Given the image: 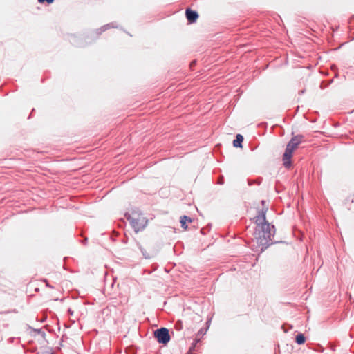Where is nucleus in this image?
<instances>
[{
	"instance_id": "nucleus-10",
	"label": "nucleus",
	"mask_w": 354,
	"mask_h": 354,
	"mask_svg": "<svg viewBox=\"0 0 354 354\" xmlns=\"http://www.w3.org/2000/svg\"><path fill=\"white\" fill-rule=\"evenodd\" d=\"M117 28V26H115L113 23H110V24H107L103 26L100 28V30H101V32H102V31H105L107 29H109V28Z\"/></svg>"
},
{
	"instance_id": "nucleus-8",
	"label": "nucleus",
	"mask_w": 354,
	"mask_h": 354,
	"mask_svg": "<svg viewBox=\"0 0 354 354\" xmlns=\"http://www.w3.org/2000/svg\"><path fill=\"white\" fill-rule=\"evenodd\" d=\"M188 221V222H192V219L190 217L187 216H181L180 217V223H181V227L184 229H187V226L186 225V222Z\"/></svg>"
},
{
	"instance_id": "nucleus-12",
	"label": "nucleus",
	"mask_w": 354,
	"mask_h": 354,
	"mask_svg": "<svg viewBox=\"0 0 354 354\" xmlns=\"http://www.w3.org/2000/svg\"><path fill=\"white\" fill-rule=\"evenodd\" d=\"M141 252H142V254L145 256V257L146 259H149V258H150V256H149V255H148V254H146V252H144L142 249H141Z\"/></svg>"
},
{
	"instance_id": "nucleus-17",
	"label": "nucleus",
	"mask_w": 354,
	"mask_h": 354,
	"mask_svg": "<svg viewBox=\"0 0 354 354\" xmlns=\"http://www.w3.org/2000/svg\"><path fill=\"white\" fill-rule=\"evenodd\" d=\"M191 350H192V348H190L189 352L188 353H187V354H189V353L191 352Z\"/></svg>"
},
{
	"instance_id": "nucleus-16",
	"label": "nucleus",
	"mask_w": 354,
	"mask_h": 354,
	"mask_svg": "<svg viewBox=\"0 0 354 354\" xmlns=\"http://www.w3.org/2000/svg\"><path fill=\"white\" fill-rule=\"evenodd\" d=\"M46 286H49V287H50V288H53L52 286H49V284H48V283L46 284Z\"/></svg>"
},
{
	"instance_id": "nucleus-9",
	"label": "nucleus",
	"mask_w": 354,
	"mask_h": 354,
	"mask_svg": "<svg viewBox=\"0 0 354 354\" xmlns=\"http://www.w3.org/2000/svg\"><path fill=\"white\" fill-rule=\"evenodd\" d=\"M305 341H306V338H305L304 335L301 333H299L295 337V342L299 345L304 344Z\"/></svg>"
},
{
	"instance_id": "nucleus-2",
	"label": "nucleus",
	"mask_w": 354,
	"mask_h": 354,
	"mask_svg": "<svg viewBox=\"0 0 354 354\" xmlns=\"http://www.w3.org/2000/svg\"><path fill=\"white\" fill-rule=\"evenodd\" d=\"M124 216L130 222L136 233L143 230L148 223V220L137 209H132L131 213H125Z\"/></svg>"
},
{
	"instance_id": "nucleus-1",
	"label": "nucleus",
	"mask_w": 354,
	"mask_h": 354,
	"mask_svg": "<svg viewBox=\"0 0 354 354\" xmlns=\"http://www.w3.org/2000/svg\"><path fill=\"white\" fill-rule=\"evenodd\" d=\"M268 207H263L254 218L256 224L254 237L257 243L262 247H268L272 243V237L275 234L274 225H271L266 217Z\"/></svg>"
},
{
	"instance_id": "nucleus-11",
	"label": "nucleus",
	"mask_w": 354,
	"mask_h": 354,
	"mask_svg": "<svg viewBox=\"0 0 354 354\" xmlns=\"http://www.w3.org/2000/svg\"><path fill=\"white\" fill-rule=\"evenodd\" d=\"M38 1L41 3H44L45 1H46L48 3H52L54 0H38Z\"/></svg>"
},
{
	"instance_id": "nucleus-4",
	"label": "nucleus",
	"mask_w": 354,
	"mask_h": 354,
	"mask_svg": "<svg viewBox=\"0 0 354 354\" xmlns=\"http://www.w3.org/2000/svg\"><path fill=\"white\" fill-rule=\"evenodd\" d=\"M295 150L286 145L285 152L283 156V165L286 168H290L292 165L291 158Z\"/></svg>"
},
{
	"instance_id": "nucleus-3",
	"label": "nucleus",
	"mask_w": 354,
	"mask_h": 354,
	"mask_svg": "<svg viewBox=\"0 0 354 354\" xmlns=\"http://www.w3.org/2000/svg\"><path fill=\"white\" fill-rule=\"evenodd\" d=\"M154 336L160 344H166L170 340L169 330L166 328H160L155 330Z\"/></svg>"
},
{
	"instance_id": "nucleus-5",
	"label": "nucleus",
	"mask_w": 354,
	"mask_h": 354,
	"mask_svg": "<svg viewBox=\"0 0 354 354\" xmlns=\"http://www.w3.org/2000/svg\"><path fill=\"white\" fill-rule=\"evenodd\" d=\"M185 16L189 24H192L196 21L198 18V14L196 11L193 10L190 8H187L185 10Z\"/></svg>"
},
{
	"instance_id": "nucleus-13",
	"label": "nucleus",
	"mask_w": 354,
	"mask_h": 354,
	"mask_svg": "<svg viewBox=\"0 0 354 354\" xmlns=\"http://www.w3.org/2000/svg\"><path fill=\"white\" fill-rule=\"evenodd\" d=\"M195 64H196V61H192V62H191L190 66H192L193 65H195Z\"/></svg>"
},
{
	"instance_id": "nucleus-7",
	"label": "nucleus",
	"mask_w": 354,
	"mask_h": 354,
	"mask_svg": "<svg viewBox=\"0 0 354 354\" xmlns=\"http://www.w3.org/2000/svg\"><path fill=\"white\" fill-rule=\"evenodd\" d=\"M243 141V137L241 134H237L236 136V139L233 141V145L235 147H241L242 142Z\"/></svg>"
},
{
	"instance_id": "nucleus-6",
	"label": "nucleus",
	"mask_w": 354,
	"mask_h": 354,
	"mask_svg": "<svg viewBox=\"0 0 354 354\" xmlns=\"http://www.w3.org/2000/svg\"><path fill=\"white\" fill-rule=\"evenodd\" d=\"M304 136L301 135H297L291 138V140L287 144L288 146L295 150L299 145L303 141Z\"/></svg>"
},
{
	"instance_id": "nucleus-15",
	"label": "nucleus",
	"mask_w": 354,
	"mask_h": 354,
	"mask_svg": "<svg viewBox=\"0 0 354 354\" xmlns=\"http://www.w3.org/2000/svg\"><path fill=\"white\" fill-rule=\"evenodd\" d=\"M303 93H304V90H301V91H299V94H303Z\"/></svg>"
},
{
	"instance_id": "nucleus-14",
	"label": "nucleus",
	"mask_w": 354,
	"mask_h": 354,
	"mask_svg": "<svg viewBox=\"0 0 354 354\" xmlns=\"http://www.w3.org/2000/svg\"><path fill=\"white\" fill-rule=\"evenodd\" d=\"M261 203H262V205L264 206V205H265V203H266V201H265L264 200H262V201H261Z\"/></svg>"
}]
</instances>
